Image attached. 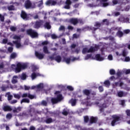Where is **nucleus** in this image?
Masks as SVG:
<instances>
[{
    "label": "nucleus",
    "instance_id": "obj_36",
    "mask_svg": "<svg viewBox=\"0 0 130 130\" xmlns=\"http://www.w3.org/2000/svg\"><path fill=\"white\" fill-rule=\"evenodd\" d=\"M118 96L119 97H123V96H125V94L122 91H119L118 92Z\"/></svg>",
    "mask_w": 130,
    "mask_h": 130
},
{
    "label": "nucleus",
    "instance_id": "obj_8",
    "mask_svg": "<svg viewBox=\"0 0 130 130\" xmlns=\"http://www.w3.org/2000/svg\"><path fill=\"white\" fill-rule=\"evenodd\" d=\"M121 29V27H113L112 28H111L110 32V33H112V31H115L116 30H117L118 31L116 34L117 36H118V37H121L122 36H123V32H122V31H120V30Z\"/></svg>",
    "mask_w": 130,
    "mask_h": 130
},
{
    "label": "nucleus",
    "instance_id": "obj_30",
    "mask_svg": "<svg viewBox=\"0 0 130 130\" xmlns=\"http://www.w3.org/2000/svg\"><path fill=\"white\" fill-rule=\"evenodd\" d=\"M21 104L22 103H30V100L28 99L24 98L21 101Z\"/></svg>",
    "mask_w": 130,
    "mask_h": 130
},
{
    "label": "nucleus",
    "instance_id": "obj_1",
    "mask_svg": "<svg viewBox=\"0 0 130 130\" xmlns=\"http://www.w3.org/2000/svg\"><path fill=\"white\" fill-rule=\"evenodd\" d=\"M27 68V64L25 63H18L16 65L12 64V69L15 70V73L17 74L18 73H20L21 70H25Z\"/></svg>",
    "mask_w": 130,
    "mask_h": 130
},
{
    "label": "nucleus",
    "instance_id": "obj_57",
    "mask_svg": "<svg viewBox=\"0 0 130 130\" xmlns=\"http://www.w3.org/2000/svg\"><path fill=\"white\" fill-rule=\"evenodd\" d=\"M103 22L104 23V24H105V25H108L109 24L108 20L107 19H104L103 20Z\"/></svg>",
    "mask_w": 130,
    "mask_h": 130
},
{
    "label": "nucleus",
    "instance_id": "obj_54",
    "mask_svg": "<svg viewBox=\"0 0 130 130\" xmlns=\"http://www.w3.org/2000/svg\"><path fill=\"white\" fill-rule=\"evenodd\" d=\"M110 75H114V74H115V70H114L113 69L110 70Z\"/></svg>",
    "mask_w": 130,
    "mask_h": 130
},
{
    "label": "nucleus",
    "instance_id": "obj_49",
    "mask_svg": "<svg viewBox=\"0 0 130 130\" xmlns=\"http://www.w3.org/2000/svg\"><path fill=\"white\" fill-rule=\"evenodd\" d=\"M6 118L7 119H11L12 118V114L9 113L6 115Z\"/></svg>",
    "mask_w": 130,
    "mask_h": 130
},
{
    "label": "nucleus",
    "instance_id": "obj_39",
    "mask_svg": "<svg viewBox=\"0 0 130 130\" xmlns=\"http://www.w3.org/2000/svg\"><path fill=\"white\" fill-rule=\"evenodd\" d=\"M19 116H22V117H28V114L26 113H20L18 115Z\"/></svg>",
    "mask_w": 130,
    "mask_h": 130
},
{
    "label": "nucleus",
    "instance_id": "obj_18",
    "mask_svg": "<svg viewBox=\"0 0 130 130\" xmlns=\"http://www.w3.org/2000/svg\"><path fill=\"white\" fill-rule=\"evenodd\" d=\"M71 5H72V1L71 0H67L65 2L64 9L70 10L71 9Z\"/></svg>",
    "mask_w": 130,
    "mask_h": 130
},
{
    "label": "nucleus",
    "instance_id": "obj_52",
    "mask_svg": "<svg viewBox=\"0 0 130 130\" xmlns=\"http://www.w3.org/2000/svg\"><path fill=\"white\" fill-rule=\"evenodd\" d=\"M119 15H120L119 12H114L112 13V15L115 16V17H117V16H119Z\"/></svg>",
    "mask_w": 130,
    "mask_h": 130
},
{
    "label": "nucleus",
    "instance_id": "obj_59",
    "mask_svg": "<svg viewBox=\"0 0 130 130\" xmlns=\"http://www.w3.org/2000/svg\"><path fill=\"white\" fill-rule=\"evenodd\" d=\"M51 38L52 39H56V38H58L57 36H56V35L55 34H53L51 35Z\"/></svg>",
    "mask_w": 130,
    "mask_h": 130
},
{
    "label": "nucleus",
    "instance_id": "obj_31",
    "mask_svg": "<svg viewBox=\"0 0 130 130\" xmlns=\"http://www.w3.org/2000/svg\"><path fill=\"white\" fill-rule=\"evenodd\" d=\"M21 110H22V107H18L17 108H15V109H14L13 111L14 113H16L20 112Z\"/></svg>",
    "mask_w": 130,
    "mask_h": 130
},
{
    "label": "nucleus",
    "instance_id": "obj_42",
    "mask_svg": "<svg viewBox=\"0 0 130 130\" xmlns=\"http://www.w3.org/2000/svg\"><path fill=\"white\" fill-rule=\"evenodd\" d=\"M122 60L123 61H130V58L129 56H126V57H125V58L124 59H122Z\"/></svg>",
    "mask_w": 130,
    "mask_h": 130
},
{
    "label": "nucleus",
    "instance_id": "obj_45",
    "mask_svg": "<svg viewBox=\"0 0 130 130\" xmlns=\"http://www.w3.org/2000/svg\"><path fill=\"white\" fill-rule=\"evenodd\" d=\"M35 112V109L31 108L29 110V114L32 116V114Z\"/></svg>",
    "mask_w": 130,
    "mask_h": 130
},
{
    "label": "nucleus",
    "instance_id": "obj_61",
    "mask_svg": "<svg viewBox=\"0 0 130 130\" xmlns=\"http://www.w3.org/2000/svg\"><path fill=\"white\" fill-rule=\"evenodd\" d=\"M108 59H109V60H112V59H113V57L112 56V55H109L108 56Z\"/></svg>",
    "mask_w": 130,
    "mask_h": 130
},
{
    "label": "nucleus",
    "instance_id": "obj_40",
    "mask_svg": "<svg viewBox=\"0 0 130 130\" xmlns=\"http://www.w3.org/2000/svg\"><path fill=\"white\" fill-rule=\"evenodd\" d=\"M62 114H63V115L67 116L69 114V110L64 109L62 112Z\"/></svg>",
    "mask_w": 130,
    "mask_h": 130
},
{
    "label": "nucleus",
    "instance_id": "obj_7",
    "mask_svg": "<svg viewBox=\"0 0 130 130\" xmlns=\"http://www.w3.org/2000/svg\"><path fill=\"white\" fill-rule=\"evenodd\" d=\"M69 23L70 24H73V25H77V24H83L84 22H83V20L77 18H71L68 20Z\"/></svg>",
    "mask_w": 130,
    "mask_h": 130
},
{
    "label": "nucleus",
    "instance_id": "obj_19",
    "mask_svg": "<svg viewBox=\"0 0 130 130\" xmlns=\"http://www.w3.org/2000/svg\"><path fill=\"white\" fill-rule=\"evenodd\" d=\"M92 59H95V60H98V61H102V60H104L105 58L104 57H102L100 55V54H98L95 55V57H92Z\"/></svg>",
    "mask_w": 130,
    "mask_h": 130
},
{
    "label": "nucleus",
    "instance_id": "obj_16",
    "mask_svg": "<svg viewBox=\"0 0 130 130\" xmlns=\"http://www.w3.org/2000/svg\"><path fill=\"white\" fill-rule=\"evenodd\" d=\"M116 54L117 56H121V55H122L124 57H125V56L128 54V52L124 49L122 51V53L120 54L118 52H116Z\"/></svg>",
    "mask_w": 130,
    "mask_h": 130
},
{
    "label": "nucleus",
    "instance_id": "obj_14",
    "mask_svg": "<svg viewBox=\"0 0 130 130\" xmlns=\"http://www.w3.org/2000/svg\"><path fill=\"white\" fill-rule=\"evenodd\" d=\"M55 54H53V56H50L49 57L50 59H51V60H53V59H55V60H56L57 62H60V61H61V57L59 55H58L56 56L55 58H54L53 56H54Z\"/></svg>",
    "mask_w": 130,
    "mask_h": 130
},
{
    "label": "nucleus",
    "instance_id": "obj_41",
    "mask_svg": "<svg viewBox=\"0 0 130 130\" xmlns=\"http://www.w3.org/2000/svg\"><path fill=\"white\" fill-rule=\"evenodd\" d=\"M7 97H8V100L9 101L12 100V99H13V95H11L10 92L7 93Z\"/></svg>",
    "mask_w": 130,
    "mask_h": 130
},
{
    "label": "nucleus",
    "instance_id": "obj_43",
    "mask_svg": "<svg viewBox=\"0 0 130 130\" xmlns=\"http://www.w3.org/2000/svg\"><path fill=\"white\" fill-rule=\"evenodd\" d=\"M13 95L14 98H16V99H20L21 98V95L19 94H14Z\"/></svg>",
    "mask_w": 130,
    "mask_h": 130
},
{
    "label": "nucleus",
    "instance_id": "obj_2",
    "mask_svg": "<svg viewBox=\"0 0 130 130\" xmlns=\"http://www.w3.org/2000/svg\"><path fill=\"white\" fill-rule=\"evenodd\" d=\"M98 49V46H95V47L91 46L89 48H84L82 49L83 54H86V53H90L91 52H95Z\"/></svg>",
    "mask_w": 130,
    "mask_h": 130
},
{
    "label": "nucleus",
    "instance_id": "obj_12",
    "mask_svg": "<svg viewBox=\"0 0 130 130\" xmlns=\"http://www.w3.org/2000/svg\"><path fill=\"white\" fill-rule=\"evenodd\" d=\"M20 16L25 21H27V20H29L30 19V15H27L25 11H21Z\"/></svg>",
    "mask_w": 130,
    "mask_h": 130
},
{
    "label": "nucleus",
    "instance_id": "obj_28",
    "mask_svg": "<svg viewBox=\"0 0 130 130\" xmlns=\"http://www.w3.org/2000/svg\"><path fill=\"white\" fill-rule=\"evenodd\" d=\"M97 122V118L94 117H91L90 118V123H95V122Z\"/></svg>",
    "mask_w": 130,
    "mask_h": 130
},
{
    "label": "nucleus",
    "instance_id": "obj_34",
    "mask_svg": "<svg viewBox=\"0 0 130 130\" xmlns=\"http://www.w3.org/2000/svg\"><path fill=\"white\" fill-rule=\"evenodd\" d=\"M7 8L9 11H15V6L14 5L9 6Z\"/></svg>",
    "mask_w": 130,
    "mask_h": 130
},
{
    "label": "nucleus",
    "instance_id": "obj_21",
    "mask_svg": "<svg viewBox=\"0 0 130 130\" xmlns=\"http://www.w3.org/2000/svg\"><path fill=\"white\" fill-rule=\"evenodd\" d=\"M35 55L38 58H39V59H43L44 57V54L40 53L37 51L35 52Z\"/></svg>",
    "mask_w": 130,
    "mask_h": 130
},
{
    "label": "nucleus",
    "instance_id": "obj_5",
    "mask_svg": "<svg viewBox=\"0 0 130 130\" xmlns=\"http://www.w3.org/2000/svg\"><path fill=\"white\" fill-rule=\"evenodd\" d=\"M13 39H15L17 41H13V43L16 45L17 48H20L22 45H21V37L20 36L15 35L13 37Z\"/></svg>",
    "mask_w": 130,
    "mask_h": 130
},
{
    "label": "nucleus",
    "instance_id": "obj_55",
    "mask_svg": "<svg viewBox=\"0 0 130 130\" xmlns=\"http://www.w3.org/2000/svg\"><path fill=\"white\" fill-rule=\"evenodd\" d=\"M16 29H17V27H14V26L10 27V30L11 31H16Z\"/></svg>",
    "mask_w": 130,
    "mask_h": 130
},
{
    "label": "nucleus",
    "instance_id": "obj_33",
    "mask_svg": "<svg viewBox=\"0 0 130 130\" xmlns=\"http://www.w3.org/2000/svg\"><path fill=\"white\" fill-rule=\"evenodd\" d=\"M35 4H37L38 7H39V8H40L41 6L43 5V0H41L38 3H35Z\"/></svg>",
    "mask_w": 130,
    "mask_h": 130
},
{
    "label": "nucleus",
    "instance_id": "obj_53",
    "mask_svg": "<svg viewBox=\"0 0 130 130\" xmlns=\"http://www.w3.org/2000/svg\"><path fill=\"white\" fill-rule=\"evenodd\" d=\"M84 118L85 122H88V121H89V117L86 116L84 117Z\"/></svg>",
    "mask_w": 130,
    "mask_h": 130
},
{
    "label": "nucleus",
    "instance_id": "obj_4",
    "mask_svg": "<svg viewBox=\"0 0 130 130\" xmlns=\"http://www.w3.org/2000/svg\"><path fill=\"white\" fill-rule=\"evenodd\" d=\"M111 119L112 120L111 125L112 126H114L115 124H117V123H118V121H120V116L118 115H113L111 116Z\"/></svg>",
    "mask_w": 130,
    "mask_h": 130
},
{
    "label": "nucleus",
    "instance_id": "obj_29",
    "mask_svg": "<svg viewBox=\"0 0 130 130\" xmlns=\"http://www.w3.org/2000/svg\"><path fill=\"white\" fill-rule=\"evenodd\" d=\"M44 27L47 29H50L51 28V25H50V22H46L44 24Z\"/></svg>",
    "mask_w": 130,
    "mask_h": 130
},
{
    "label": "nucleus",
    "instance_id": "obj_60",
    "mask_svg": "<svg viewBox=\"0 0 130 130\" xmlns=\"http://www.w3.org/2000/svg\"><path fill=\"white\" fill-rule=\"evenodd\" d=\"M94 26L95 27H100V26H101V24H100V23H99V22H95Z\"/></svg>",
    "mask_w": 130,
    "mask_h": 130
},
{
    "label": "nucleus",
    "instance_id": "obj_11",
    "mask_svg": "<svg viewBox=\"0 0 130 130\" xmlns=\"http://www.w3.org/2000/svg\"><path fill=\"white\" fill-rule=\"evenodd\" d=\"M31 89L32 90H36V91H41V90H42L43 89V84L40 83L38 84L37 86H32L31 87Z\"/></svg>",
    "mask_w": 130,
    "mask_h": 130
},
{
    "label": "nucleus",
    "instance_id": "obj_37",
    "mask_svg": "<svg viewBox=\"0 0 130 130\" xmlns=\"http://www.w3.org/2000/svg\"><path fill=\"white\" fill-rule=\"evenodd\" d=\"M47 123H51L52 122V119L51 118H48L45 121Z\"/></svg>",
    "mask_w": 130,
    "mask_h": 130
},
{
    "label": "nucleus",
    "instance_id": "obj_51",
    "mask_svg": "<svg viewBox=\"0 0 130 130\" xmlns=\"http://www.w3.org/2000/svg\"><path fill=\"white\" fill-rule=\"evenodd\" d=\"M91 56H92L91 54H87L85 57V60H87V59H89V58H91Z\"/></svg>",
    "mask_w": 130,
    "mask_h": 130
},
{
    "label": "nucleus",
    "instance_id": "obj_6",
    "mask_svg": "<svg viewBox=\"0 0 130 130\" xmlns=\"http://www.w3.org/2000/svg\"><path fill=\"white\" fill-rule=\"evenodd\" d=\"M26 33L27 35H29L31 38H36L38 37V33L32 29H27L26 30Z\"/></svg>",
    "mask_w": 130,
    "mask_h": 130
},
{
    "label": "nucleus",
    "instance_id": "obj_32",
    "mask_svg": "<svg viewBox=\"0 0 130 130\" xmlns=\"http://www.w3.org/2000/svg\"><path fill=\"white\" fill-rule=\"evenodd\" d=\"M43 52L44 53H46L47 54H49V53H50V52L48 51V49L45 46L43 47Z\"/></svg>",
    "mask_w": 130,
    "mask_h": 130
},
{
    "label": "nucleus",
    "instance_id": "obj_10",
    "mask_svg": "<svg viewBox=\"0 0 130 130\" xmlns=\"http://www.w3.org/2000/svg\"><path fill=\"white\" fill-rule=\"evenodd\" d=\"M22 98H29V99H36V95H32L30 94V93H23L22 96Z\"/></svg>",
    "mask_w": 130,
    "mask_h": 130
},
{
    "label": "nucleus",
    "instance_id": "obj_25",
    "mask_svg": "<svg viewBox=\"0 0 130 130\" xmlns=\"http://www.w3.org/2000/svg\"><path fill=\"white\" fill-rule=\"evenodd\" d=\"M4 111H12V108L10 106H5L3 107Z\"/></svg>",
    "mask_w": 130,
    "mask_h": 130
},
{
    "label": "nucleus",
    "instance_id": "obj_27",
    "mask_svg": "<svg viewBox=\"0 0 130 130\" xmlns=\"http://www.w3.org/2000/svg\"><path fill=\"white\" fill-rule=\"evenodd\" d=\"M69 103H71L72 106H75L77 103V100L76 99H71L69 101Z\"/></svg>",
    "mask_w": 130,
    "mask_h": 130
},
{
    "label": "nucleus",
    "instance_id": "obj_35",
    "mask_svg": "<svg viewBox=\"0 0 130 130\" xmlns=\"http://www.w3.org/2000/svg\"><path fill=\"white\" fill-rule=\"evenodd\" d=\"M64 60L65 61V62H66V63H67V64H70V63L71 62V58H65L64 59Z\"/></svg>",
    "mask_w": 130,
    "mask_h": 130
},
{
    "label": "nucleus",
    "instance_id": "obj_26",
    "mask_svg": "<svg viewBox=\"0 0 130 130\" xmlns=\"http://www.w3.org/2000/svg\"><path fill=\"white\" fill-rule=\"evenodd\" d=\"M11 82L12 84H16V83H18V76H13Z\"/></svg>",
    "mask_w": 130,
    "mask_h": 130
},
{
    "label": "nucleus",
    "instance_id": "obj_22",
    "mask_svg": "<svg viewBox=\"0 0 130 130\" xmlns=\"http://www.w3.org/2000/svg\"><path fill=\"white\" fill-rule=\"evenodd\" d=\"M40 76H41V75H40V74L38 73H35V72H33L31 75V78L32 79V80H35V79H36V78H37V77H40Z\"/></svg>",
    "mask_w": 130,
    "mask_h": 130
},
{
    "label": "nucleus",
    "instance_id": "obj_9",
    "mask_svg": "<svg viewBox=\"0 0 130 130\" xmlns=\"http://www.w3.org/2000/svg\"><path fill=\"white\" fill-rule=\"evenodd\" d=\"M24 6L26 9H34L36 7L35 4H32L29 0H27L25 2Z\"/></svg>",
    "mask_w": 130,
    "mask_h": 130
},
{
    "label": "nucleus",
    "instance_id": "obj_50",
    "mask_svg": "<svg viewBox=\"0 0 130 130\" xmlns=\"http://www.w3.org/2000/svg\"><path fill=\"white\" fill-rule=\"evenodd\" d=\"M26 75L25 74H22L21 77V80H26Z\"/></svg>",
    "mask_w": 130,
    "mask_h": 130
},
{
    "label": "nucleus",
    "instance_id": "obj_3",
    "mask_svg": "<svg viewBox=\"0 0 130 130\" xmlns=\"http://www.w3.org/2000/svg\"><path fill=\"white\" fill-rule=\"evenodd\" d=\"M55 95H57V98H52L51 102L53 104H55L58 103V102H60L62 100V95L60 94V92L58 91L55 92Z\"/></svg>",
    "mask_w": 130,
    "mask_h": 130
},
{
    "label": "nucleus",
    "instance_id": "obj_38",
    "mask_svg": "<svg viewBox=\"0 0 130 130\" xmlns=\"http://www.w3.org/2000/svg\"><path fill=\"white\" fill-rule=\"evenodd\" d=\"M104 85L106 87H109V86H110V82H109V80H106L105 81Z\"/></svg>",
    "mask_w": 130,
    "mask_h": 130
},
{
    "label": "nucleus",
    "instance_id": "obj_24",
    "mask_svg": "<svg viewBox=\"0 0 130 130\" xmlns=\"http://www.w3.org/2000/svg\"><path fill=\"white\" fill-rule=\"evenodd\" d=\"M119 21L123 22V23H127L129 21V19L128 18H123V17H121L119 19Z\"/></svg>",
    "mask_w": 130,
    "mask_h": 130
},
{
    "label": "nucleus",
    "instance_id": "obj_47",
    "mask_svg": "<svg viewBox=\"0 0 130 130\" xmlns=\"http://www.w3.org/2000/svg\"><path fill=\"white\" fill-rule=\"evenodd\" d=\"M65 29H66V27H64V26L61 25L59 28V31H64Z\"/></svg>",
    "mask_w": 130,
    "mask_h": 130
},
{
    "label": "nucleus",
    "instance_id": "obj_64",
    "mask_svg": "<svg viewBox=\"0 0 130 130\" xmlns=\"http://www.w3.org/2000/svg\"><path fill=\"white\" fill-rule=\"evenodd\" d=\"M126 113L127 116H129L130 117V110H127L126 111Z\"/></svg>",
    "mask_w": 130,
    "mask_h": 130
},
{
    "label": "nucleus",
    "instance_id": "obj_17",
    "mask_svg": "<svg viewBox=\"0 0 130 130\" xmlns=\"http://www.w3.org/2000/svg\"><path fill=\"white\" fill-rule=\"evenodd\" d=\"M108 0H100V4H98L97 7L101 6L102 7H107L109 6V4L108 3H103L107 2Z\"/></svg>",
    "mask_w": 130,
    "mask_h": 130
},
{
    "label": "nucleus",
    "instance_id": "obj_56",
    "mask_svg": "<svg viewBox=\"0 0 130 130\" xmlns=\"http://www.w3.org/2000/svg\"><path fill=\"white\" fill-rule=\"evenodd\" d=\"M67 89H68V90H70V91H74V87H73V86H68Z\"/></svg>",
    "mask_w": 130,
    "mask_h": 130
},
{
    "label": "nucleus",
    "instance_id": "obj_23",
    "mask_svg": "<svg viewBox=\"0 0 130 130\" xmlns=\"http://www.w3.org/2000/svg\"><path fill=\"white\" fill-rule=\"evenodd\" d=\"M83 93L84 95H86L87 96V100H89L90 99V96H89V95H90V90L88 89H85L83 91Z\"/></svg>",
    "mask_w": 130,
    "mask_h": 130
},
{
    "label": "nucleus",
    "instance_id": "obj_15",
    "mask_svg": "<svg viewBox=\"0 0 130 130\" xmlns=\"http://www.w3.org/2000/svg\"><path fill=\"white\" fill-rule=\"evenodd\" d=\"M42 25H43V21L42 20H40L35 23L34 27H35V29H38V28H40Z\"/></svg>",
    "mask_w": 130,
    "mask_h": 130
},
{
    "label": "nucleus",
    "instance_id": "obj_63",
    "mask_svg": "<svg viewBox=\"0 0 130 130\" xmlns=\"http://www.w3.org/2000/svg\"><path fill=\"white\" fill-rule=\"evenodd\" d=\"M30 89H31V87L30 86L24 85V89L25 90H30Z\"/></svg>",
    "mask_w": 130,
    "mask_h": 130
},
{
    "label": "nucleus",
    "instance_id": "obj_58",
    "mask_svg": "<svg viewBox=\"0 0 130 130\" xmlns=\"http://www.w3.org/2000/svg\"><path fill=\"white\" fill-rule=\"evenodd\" d=\"M79 57H73V59H71V61H76V60H79Z\"/></svg>",
    "mask_w": 130,
    "mask_h": 130
},
{
    "label": "nucleus",
    "instance_id": "obj_44",
    "mask_svg": "<svg viewBox=\"0 0 130 130\" xmlns=\"http://www.w3.org/2000/svg\"><path fill=\"white\" fill-rule=\"evenodd\" d=\"M41 104V105H43V106H47V102L46 101H42Z\"/></svg>",
    "mask_w": 130,
    "mask_h": 130
},
{
    "label": "nucleus",
    "instance_id": "obj_48",
    "mask_svg": "<svg viewBox=\"0 0 130 130\" xmlns=\"http://www.w3.org/2000/svg\"><path fill=\"white\" fill-rule=\"evenodd\" d=\"M115 86H118V85H119V86L120 87H121V86H122V85H123V83H122L121 82H120V83L116 82V83H115Z\"/></svg>",
    "mask_w": 130,
    "mask_h": 130
},
{
    "label": "nucleus",
    "instance_id": "obj_46",
    "mask_svg": "<svg viewBox=\"0 0 130 130\" xmlns=\"http://www.w3.org/2000/svg\"><path fill=\"white\" fill-rule=\"evenodd\" d=\"M17 57V54L16 53H12L10 56L11 58H15Z\"/></svg>",
    "mask_w": 130,
    "mask_h": 130
},
{
    "label": "nucleus",
    "instance_id": "obj_62",
    "mask_svg": "<svg viewBox=\"0 0 130 130\" xmlns=\"http://www.w3.org/2000/svg\"><path fill=\"white\" fill-rule=\"evenodd\" d=\"M81 49H80V48H77V49H75V51L76 52V53H79Z\"/></svg>",
    "mask_w": 130,
    "mask_h": 130
},
{
    "label": "nucleus",
    "instance_id": "obj_20",
    "mask_svg": "<svg viewBox=\"0 0 130 130\" xmlns=\"http://www.w3.org/2000/svg\"><path fill=\"white\" fill-rule=\"evenodd\" d=\"M46 6H55L56 2L53 0H48L46 2Z\"/></svg>",
    "mask_w": 130,
    "mask_h": 130
},
{
    "label": "nucleus",
    "instance_id": "obj_13",
    "mask_svg": "<svg viewBox=\"0 0 130 130\" xmlns=\"http://www.w3.org/2000/svg\"><path fill=\"white\" fill-rule=\"evenodd\" d=\"M94 104L100 107V111H101V112H102L104 108H106V107L108 106L107 105H106V104L101 105L99 102H95Z\"/></svg>",
    "mask_w": 130,
    "mask_h": 130
}]
</instances>
